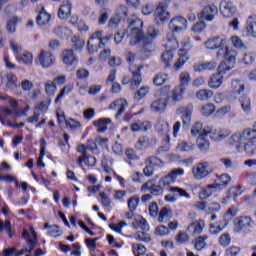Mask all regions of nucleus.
I'll use <instances>...</instances> for the list:
<instances>
[{
  "label": "nucleus",
  "mask_w": 256,
  "mask_h": 256,
  "mask_svg": "<svg viewBox=\"0 0 256 256\" xmlns=\"http://www.w3.org/2000/svg\"><path fill=\"white\" fill-rule=\"evenodd\" d=\"M256 130L247 128L241 132H235L229 139V145L236 148L238 153H246V155H256Z\"/></svg>",
  "instance_id": "obj_1"
},
{
  "label": "nucleus",
  "mask_w": 256,
  "mask_h": 256,
  "mask_svg": "<svg viewBox=\"0 0 256 256\" xmlns=\"http://www.w3.org/2000/svg\"><path fill=\"white\" fill-rule=\"evenodd\" d=\"M237 57V51L233 48H226L224 53V60L218 67V73L213 74L208 80V86L210 89H219L223 85V73L231 71L235 67V59Z\"/></svg>",
  "instance_id": "obj_2"
},
{
  "label": "nucleus",
  "mask_w": 256,
  "mask_h": 256,
  "mask_svg": "<svg viewBox=\"0 0 256 256\" xmlns=\"http://www.w3.org/2000/svg\"><path fill=\"white\" fill-rule=\"evenodd\" d=\"M169 91H171V86H165L156 94V98L150 104V111H152V113L161 114L167 111V105H169Z\"/></svg>",
  "instance_id": "obj_3"
},
{
  "label": "nucleus",
  "mask_w": 256,
  "mask_h": 256,
  "mask_svg": "<svg viewBox=\"0 0 256 256\" xmlns=\"http://www.w3.org/2000/svg\"><path fill=\"white\" fill-rule=\"evenodd\" d=\"M204 46L209 51H218L216 54L217 59L219 57H225V51L230 49L227 47V38L225 36H216L206 40Z\"/></svg>",
  "instance_id": "obj_4"
},
{
  "label": "nucleus",
  "mask_w": 256,
  "mask_h": 256,
  "mask_svg": "<svg viewBox=\"0 0 256 256\" xmlns=\"http://www.w3.org/2000/svg\"><path fill=\"white\" fill-rule=\"evenodd\" d=\"M22 239L26 241V246L24 250L17 252L15 248H8L3 250L2 255L3 256H21L25 253H31L33 251V226H30L29 230L24 229L22 232Z\"/></svg>",
  "instance_id": "obj_5"
},
{
  "label": "nucleus",
  "mask_w": 256,
  "mask_h": 256,
  "mask_svg": "<svg viewBox=\"0 0 256 256\" xmlns=\"http://www.w3.org/2000/svg\"><path fill=\"white\" fill-rule=\"evenodd\" d=\"M127 33L130 37V45H137L143 39V20L135 18L130 21Z\"/></svg>",
  "instance_id": "obj_6"
},
{
  "label": "nucleus",
  "mask_w": 256,
  "mask_h": 256,
  "mask_svg": "<svg viewBox=\"0 0 256 256\" xmlns=\"http://www.w3.org/2000/svg\"><path fill=\"white\" fill-rule=\"evenodd\" d=\"M182 48L178 51V60L174 67L179 70L189 61V52L191 51V41L189 38H184L181 42Z\"/></svg>",
  "instance_id": "obj_7"
},
{
  "label": "nucleus",
  "mask_w": 256,
  "mask_h": 256,
  "mask_svg": "<svg viewBox=\"0 0 256 256\" xmlns=\"http://www.w3.org/2000/svg\"><path fill=\"white\" fill-rule=\"evenodd\" d=\"M167 2H160L154 12V22L156 25H163L171 19V14L167 11Z\"/></svg>",
  "instance_id": "obj_8"
},
{
  "label": "nucleus",
  "mask_w": 256,
  "mask_h": 256,
  "mask_svg": "<svg viewBox=\"0 0 256 256\" xmlns=\"http://www.w3.org/2000/svg\"><path fill=\"white\" fill-rule=\"evenodd\" d=\"M55 55L49 51L41 50L38 57L35 59V64L40 65L43 69H49L55 65Z\"/></svg>",
  "instance_id": "obj_9"
},
{
  "label": "nucleus",
  "mask_w": 256,
  "mask_h": 256,
  "mask_svg": "<svg viewBox=\"0 0 256 256\" xmlns=\"http://www.w3.org/2000/svg\"><path fill=\"white\" fill-rule=\"evenodd\" d=\"M211 173H213V168H211L209 162H200L192 168L194 179H205V177H208Z\"/></svg>",
  "instance_id": "obj_10"
},
{
  "label": "nucleus",
  "mask_w": 256,
  "mask_h": 256,
  "mask_svg": "<svg viewBox=\"0 0 256 256\" xmlns=\"http://www.w3.org/2000/svg\"><path fill=\"white\" fill-rule=\"evenodd\" d=\"M182 175H185V170H183V168H174L159 180L160 185H162L164 189L166 187H171V185L177 181V177Z\"/></svg>",
  "instance_id": "obj_11"
},
{
  "label": "nucleus",
  "mask_w": 256,
  "mask_h": 256,
  "mask_svg": "<svg viewBox=\"0 0 256 256\" xmlns=\"http://www.w3.org/2000/svg\"><path fill=\"white\" fill-rule=\"evenodd\" d=\"M234 225L235 233H249L247 228L253 227V219L250 216H241L234 220Z\"/></svg>",
  "instance_id": "obj_12"
},
{
  "label": "nucleus",
  "mask_w": 256,
  "mask_h": 256,
  "mask_svg": "<svg viewBox=\"0 0 256 256\" xmlns=\"http://www.w3.org/2000/svg\"><path fill=\"white\" fill-rule=\"evenodd\" d=\"M219 13V9L214 4L205 6L202 11L198 14V19L203 21H213Z\"/></svg>",
  "instance_id": "obj_13"
},
{
  "label": "nucleus",
  "mask_w": 256,
  "mask_h": 256,
  "mask_svg": "<svg viewBox=\"0 0 256 256\" xmlns=\"http://www.w3.org/2000/svg\"><path fill=\"white\" fill-rule=\"evenodd\" d=\"M165 190L164 186L161 185V182L158 181V185L153 184V181H148L142 185L141 191L142 193H147L150 191L152 195L158 197L159 195H163V191Z\"/></svg>",
  "instance_id": "obj_14"
},
{
  "label": "nucleus",
  "mask_w": 256,
  "mask_h": 256,
  "mask_svg": "<svg viewBox=\"0 0 256 256\" xmlns=\"http://www.w3.org/2000/svg\"><path fill=\"white\" fill-rule=\"evenodd\" d=\"M141 69H143V66H130V71L132 73L130 89L132 91H135V89L139 88V85H141V81H143V79L141 78Z\"/></svg>",
  "instance_id": "obj_15"
},
{
  "label": "nucleus",
  "mask_w": 256,
  "mask_h": 256,
  "mask_svg": "<svg viewBox=\"0 0 256 256\" xmlns=\"http://www.w3.org/2000/svg\"><path fill=\"white\" fill-rule=\"evenodd\" d=\"M169 29L171 30V33H179V31L187 29V19L181 16L174 17L169 22Z\"/></svg>",
  "instance_id": "obj_16"
},
{
  "label": "nucleus",
  "mask_w": 256,
  "mask_h": 256,
  "mask_svg": "<svg viewBox=\"0 0 256 256\" xmlns=\"http://www.w3.org/2000/svg\"><path fill=\"white\" fill-rule=\"evenodd\" d=\"M235 11H237V7L231 1L223 0L220 3V13L223 17L229 18L235 15Z\"/></svg>",
  "instance_id": "obj_17"
},
{
  "label": "nucleus",
  "mask_w": 256,
  "mask_h": 256,
  "mask_svg": "<svg viewBox=\"0 0 256 256\" xmlns=\"http://www.w3.org/2000/svg\"><path fill=\"white\" fill-rule=\"evenodd\" d=\"M208 135H210L212 141H223L231 135V131L228 129H212L208 131Z\"/></svg>",
  "instance_id": "obj_18"
},
{
  "label": "nucleus",
  "mask_w": 256,
  "mask_h": 256,
  "mask_svg": "<svg viewBox=\"0 0 256 256\" xmlns=\"http://www.w3.org/2000/svg\"><path fill=\"white\" fill-rule=\"evenodd\" d=\"M62 61L67 65V67H72V65H75L77 61H79V58L75 56L73 49H65L62 52Z\"/></svg>",
  "instance_id": "obj_19"
},
{
  "label": "nucleus",
  "mask_w": 256,
  "mask_h": 256,
  "mask_svg": "<svg viewBox=\"0 0 256 256\" xmlns=\"http://www.w3.org/2000/svg\"><path fill=\"white\" fill-rule=\"evenodd\" d=\"M109 109H114V111H117L116 118H119V116L122 113H125V109H127V100L125 99L116 100L112 104H110Z\"/></svg>",
  "instance_id": "obj_20"
},
{
  "label": "nucleus",
  "mask_w": 256,
  "mask_h": 256,
  "mask_svg": "<svg viewBox=\"0 0 256 256\" xmlns=\"http://www.w3.org/2000/svg\"><path fill=\"white\" fill-rule=\"evenodd\" d=\"M102 47H105V43H103L101 40H95V39H89L87 43V51L90 55H93V53H97L99 49H102Z\"/></svg>",
  "instance_id": "obj_21"
},
{
  "label": "nucleus",
  "mask_w": 256,
  "mask_h": 256,
  "mask_svg": "<svg viewBox=\"0 0 256 256\" xmlns=\"http://www.w3.org/2000/svg\"><path fill=\"white\" fill-rule=\"evenodd\" d=\"M51 21V14L45 11V8L42 7V10L39 12L38 16L36 17V23L39 27H45V25H49Z\"/></svg>",
  "instance_id": "obj_22"
},
{
  "label": "nucleus",
  "mask_w": 256,
  "mask_h": 256,
  "mask_svg": "<svg viewBox=\"0 0 256 256\" xmlns=\"http://www.w3.org/2000/svg\"><path fill=\"white\" fill-rule=\"evenodd\" d=\"M165 45L168 51H175L179 49V42L177 41V38H175V35L173 34V32L167 33Z\"/></svg>",
  "instance_id": "obj_23"
},
{
  "label": "nucleus",
  "mask_w": 256,
  "mask_h": 256,
  "mask_svg": "<svg viewBox=\"0 0 256 256\" xmlns=\"http://www.w3.org/2000/svg\"><path fill=\"white\" fill-rule=\"evenodd\" d=\"M203 229H205V220L203 219L192 222L191 225L188 226V231L192 230V235H201Z\"/></svg>",
  "instance_id": "obj_24"
},
{
  "label": "nucleus",
  "mask_w": 256,
  "mask_h": 256,
  "mask_svg": "<svg viewBox=\"0 0 256 256\" xmlns=\"http://www.w3.org/2000/svg\"><path fill=\"white\" fill-rule=\"evenodd\" d=\"M208 137H209V132H204L200 136H198L196 143L200 151L209 150L210 143H209V140L207 139Z\"/></svg>",
  "instance_id": "obj_25"
},
{
  "label": "nucleus",
  "mask_w": 256,
  "mask_h": 256,
  "mask_svg": "<svg viewBox=\"0 0 256 256\" xmlns=\"http://www.w3.org/2000/svg\"><path fill=\"white\" fill-rule=\"evenodd\" d=\"M58 17L65 21L71 17V2H66L65 4L61 5L58 10Z\"/></svg>",
  "instance_id": "obj_26"
},
{
  "label": "nucleus",
  "mask_w": 256,
  "mask_h": 256,
  "mask_svg": "<svg viewBox=\"0 0 256 256\" xmlns=\"http://www.w3.org/2000/svg\"><path fill=\"white\" fill-rule=\"evenodd\" d=\"M132 227L134 229H141L142 231H149V223L145 218L138 216L132 222Z\"/></svg>",
  "instance_id": "obj_27"
},
{
  "label": "nucleus",
  "mask_w": 256,
  "mask_h": 256,
  "mask_svg": "<svg viewBox=\"0 0 256 256\" xmlns=\"http://www.w3.org/2000/svg\"><path fill=\"white\" fill-rule=\"evenodd\" d=\"M195 98L198 101H209L213 99V91L209 89H200L196 92Z\"/></svg>",
  "instance_id": "obj_28"
},
{
  "label": "nucleus",
  "mask_w": 256,
  "mask_h": 256,
  "mask_svg": "<svg viewBox=\"0 0 256 256\" xmlns=\"http://www.w3.org/2000/svg\"><path fill=\"white\" fill-rule=\"evenodd\" d=\"M246 31L250 37H256V16H250L246 22Z\"/></svg>",
  "instance_id": "obj_29"
},
{
  "label": "nucleus",
  "mask_w": 256,
  "mask_h": 256,
  "mask_svg": "<svg viewBox=\"0 0 256 256\" xmlns=\"http://www.w3.org/2000/svg\"><path fill=\"white\" fill-rule=\"evenodd\" d=\"M111 123L109 118H101L94 122V127L97 128L98 133H105L107 131V125Z\"/></svg>",
  "instance_id": "obj_30"
},
{
  "label": "nucleus",
  "mask_w": 256,
  "mask_h": 256,
  "mask_svg": "<svg viewBox=\"0 0 256 256\" xmlns=\"http://www.w3.org/2000/svg\"><path fill=\"white\" fill-rule=\"evenodd\" d=\"M183 93H185V87L179 86L177 88H174L168 95L172 99V101L177 102L183 99Z\"/></svg>",
  "instance_id": "obj_31"
},
{
  "label": "nucleus",
  "mask_w": 256,
  "mask_h": 256,
  "mask_svg": "<svg viewBox=\"0 0 256 256\" xmlns=\"http://www.w3.org/2000/svg\"><path fill=\"white\" fill-rule=\"evenodd\" d=\"M217 189V186L215 184L208 185L207 187L201 188L199 197L203 201L205 199H209L211 195H213V190Z\"/></svg>",
  "instance_id": "obj_32"
},
{
  "label": "nucleus",
  "mask_w": 256,
  "mask_h": 256,
  "mask_svg": "<svg viewBox=\"0 0 256 256\" xmlns=\"http://www.w3.org/2000/svg\"><path fill=\"white\" fill-rule=\"evenodd\" d=\"M53 33L60 37V39H67V37L71 36V29L68 27L57 26L54 28Z\"/></svg>",
  "instance_id": "obj_33"
},
{
  "label": "nucleus",
  "mask_w": 256,
  "mask_h": 256,
  "mask_svg": "<svg viewBox=\"0 0 256 256\" xmlns=\"http://www.w3.org/2000/svg\"><path fill=\"white\" fill-rule=\"evenodd\" d=\"M148 127H151V124H149L148 122L138 120L132 123L131 131H133V133H137V131H147Z\"/></svg>",
  "instance_id": "obj_34"
},
{
  "label": "nucleus",
  "mask_w": 256,
  "mask_h": 256,
  "mask_svg": "<svg viewBox=\"0 0 256 256\" xmlns=\"http://www.w3.org/2000/svg\"><path fill=\"white\" fill-rule=\"evenodd\" d=\"M203 133H209V130H205V128H203V123L196 122L191 128L192 137H197V135L200 137Z\"/></svg>",
  "instance_id": "obj_35"
},
{
  "label": "nucleus",
  "mask_w": 256,
  "mask_h": 256,
  "mask_svg": "<svg viewBox=\"0 0 256 256\" xmlns=\"http://www.w3.org/2000/svg\"><path fill=\"white\" fill-rule=\"evenodd\" d=\"M5 231L10 239L13 238V229L11 228V221L10 220H0V233Z\"/></svg>",
  "instance_id": "obj_36"
},
{
  "label": "nucleus",
  "mask_w": 256,
  "mask_h": 256,
  "mask_svg": "<svg viewBox=\"0 0 256 256\" xmlns=\"http://www.w3.org/2000/svg\"><path fill=\"white\" fill-rule=\"evenodd\" d=\"M156 131L162 134L169 133V123L167 122V120H165L164 118L158 119V121L156 122Z\"/></svg>",
  "instance_id": "obj_37"
},
{
  "label": "nucleus",
  "mask_w": 256,
  "mask_h": 256,
  "mask_svg": "<svg viewBox=\"0 0 256 256\" xmlns=\"http://www.w3.org/2000/svg\"><path fill=\"white\" fill-rule=\"evenodd\" d=\"M16 61H18V63L23 62L24 65H31V63H33V54L28 51H25L22 56L16 54Z\"/></svg>",
  "instance_id": "obj_38"
},
{
  "label": "nucleus",
  "mask_w": 256,
  "mask_h": 256,
  "mask_svg": "<svg viewBox=\"0 0 256 256\" xmlns=\"http://www.w3.org/2000/svg\"><path fill=\"white\" fill-rule=\"evenodd\" d=\"M149 145H151V142L147 138V136H142L138 139L135 149L138 151H145V149L149 148Z\"/></svg>",
  "instance_id": "obj_39"
},
{
  "label": "nucleus",
  "mask_w": 256,
  "mask_h": 256,
  "mask_svg": "<svg viewBox=\"0 0 256 256\" xmlns=\"http://www.w3.org/2000/svg\"><path fill=\"white\" fill-rule=\"evenodd\" d=\"M207 236H199L193 241L196 251H203L207 247Z\"/></svg>",
  "instance_id": "obj_40"
},
{
  "label": "nucleus",
  "mask_w": 256,
  "mask_h": 256,
  "mask_svg": "<svg viewBox=\"0 0 256 256\" xmlns=\"http://www.w3.org/2000/svg\"><path fill=\"white\" fill-rule=\"evenodd\" d=\"M193 113V104H188L182 115L183 125H189L191 123V115Z\"/></svg>",
  "instance_id": "obj_41"
},
{
  "label": "nucleus",
  "mask_w": 256,
  "mask_h": 256,
  "mask_svg": "<svg viewBox=\"0 0 256 256\" xmlns=\"http://www.w3.org/2000/svg\"><path fill=\"white\" fill-rule=\"evenodd\" d=\"M6 79H7L6 87H8V89H15L19 87L20 84L15 74H7Z\"/></svg>",
  "instance_id": "obj_42"
},
{
  "label": "nucleus",
  "mask_w": 256,
  "mask_h": 256,
  "mask_svg": "<svg viewBox=\"0 0 256 256\" xmlns=\"http://www.w3.org/2000/svg\"><path fill=\"white\" fill-rule=\"evenodd\" d=\"M45 93L48 95V97H53V95L57 93V85H55V82L51 80L46 81Z\"/></svg>",
  "instance_id": "obj_43"
},
{
  "label": "nucleus",
  "mask_w": 256,
  "mask_h": 256,
  "mask_svg": "<svg viewBox=\"0 0 256 256\" xmlns=\"http://www.w3.org/2000/svg\"><path fill=\"white\" fill-rule=\"evenodd\" d=\"M139 43L142 47V51L144 53H151V51H154L155 46H153V42L149 41V40H143L140 39L139 42H136V44Z\"/></svg>",
  "instance_id": "obj_44"
},
{
  "label": "nucleus",
  "mask_w": 256,
  "mask_h": 256,
  "mask_svg": "<svg viewBox=\"0 0 256 256\" xmlns=\"http://www.w3.org/2000/svg\"><path fill=\"white\" fill-rule=\"evenodd\" d=\"M149 94V87L142 86L140 89H138L134 94L135 101H141V99H145L147 95Z\"/></svg>",
  "instance_id": "obj_45"
},
{
  "label": "nucleus",
  "mask_w": 256,
  "mask_h": 256,
  "mask_svg": "<svg viewBox=\"0 0 256 256\" xmlns=\"http://www.w3.org/2000/svg\"><path fill=\"white\" fill-rule=\"evenodd\" d=\"M44 229L48 230V235L50 237H59V233H61V230L59 229V226L50 225L49 223H46L44 225Z\"/></svg>",
  "instance_id": "obj_46"
},
{
  "label": "nucleus",
  "mask_w": 256,
  "mask_h": 256,
  "mask_svg": "<svg viewBox=\"0 0 256 256\" xmlns=\"http://www.w3.org/2000/svg\"><path fill=\"white\" fill-rule=\"evenodd\" d=\"M231 85L234 95H241L245 91V85L237 80H233Z\"/></svg>",
  "instance_id": "obj_47"
},
{
  "label": "nucleus",
  "mask_w": 256,
  "mask_h": 256,
  "mask_svg": "<svg viewBox=\"0 0 256 256\" xmlns=\"http://www.w3.org/2000/svg\"><path fill=\"white\" fill-rule=\"evenodd\" d=\"M170 193H174L175 197H185V199H191L189 193H187V191L183 188L171 187Z\"/></svg>",
  "instance_id": "obj_48"
},
{
  "label": "nucleus",
  "mask_w": 256,
  "mask_h": 256,
  "mask_svg": "<svg viewBox=\"0 0 256 256\" xmlns=\"http://www.w3.org/2000/svg\"><path fill=\"white\" fill-rule=\"evenodd\" d=\"M134 239H136V241H141L142 243H149L151 241V236L145 231H138L134 233Z\"/></svg>",
  "instance_id": "obj_49"
},
{
  "label": "nucleus",
  "mask_w": 256,
  "mask_h": 256,
  "mask_svg": "<svg viewBox=\"0 0 256 256\" xmlns=\"http://www.w3.org/2000/svg\"><path fill=\"white\" fill-rule=\"evenodd\" d=\"M243 194V186L238 185V186H232L228 190V196L227 199H231V197H239V195Z\"/></svg>",
  "instance_id": "obj_50"
},
{
  "label": "nucleus",
  "mask_w": 256,
  "mask_h": 256,
  "mask_svg": "<svg viewBox=\"0 0 256 256\" xmlns=\"http://www.w3.org/2000/svg\"><path fill=\"white\" fill-rule=\"evenodd\" d=\"M109 13H111V12L107 8L100 10L99 17H98V23L100 25H105V23H107V21H109Z\"/></svg>",
  "instance_id": "obj_51"
},
{
  "label": "nucleus",
  "mask_w": 256,
  "mask_h": 256,
  "mask_svg": "<svg viewBox=\"0 0 256 256\" xmlns=\"http://www.w3.org/2000/svg\"><path fill=\"white\" fill-rule=\"evenodd\" d=\"M72 47L76 51H81L85 47V40L81 39L79 36L72 37Z\"/></svg>",
  "instance_id": "obj_52"
},
{
  "label": "nucleus",
  "mask_w": 256,
  "mask_h": 256,
  "mask_svg": "<svg viewBox=\"0 0 256 256\" xmlns=\"http://www.w3.org/2000/svg\"><path fill=\"white\" fill-rule=\"evenodd\" d=\"M201 113L205 117H209V115H213L215 113V106L213 103H207L201 107Z\"/></svg>",
  "instance_id": "obj_53"
},
{
  "label": "nucleus",
  "mask_w": 256,
  "mask_h": 256,
  "mask_svg": "<svg viewBox=\"0 0 256 256\" xmlns=\"http://www.w3.org/2000/svg\"><path fill=\"white\" fill-rule=\"evenodd\" d=\"M169 219H171V210L166 207L162 208L158 217L159 223H164V221H169Z\"/></svg>",
  "instance_id": "obj_54"
},
{
  "label": "nucleus",
  "mask_w": 256,
  "mask_h": 256,
  "mask_svg": "<svg viewBox=\"0 0 256 256\" xmlns=\"http://www.w3.org/2000/svg\"><path fill=\"white\" fill-rule=\"evenodd\" d=\"M255 59H256L255 53L247 52L243 55L241 63H244V65H253V63H255Z\"/></svg>",
  "instance_id": "obj_55"
},
{
  "label": "nucleus",
  "mask_w": 256,
  "mask_h": 256,
  "mask_svg": "<svg viewBox=\"0 0 256 256\" xmlns=\"http://www.w3.org/2000/svg\"><path fill=\"white\" fill-rule=\"evenodd\" d=\"M231 41L233 47L236 49H248L247 44H245V42L238 36H232Z\"/></svg>",
  "instance_id": "obj_56"
},
{
  "label": "nucleus",
  "mask_w": 256,
  "mask_h": 256,
  "mask_svg": "<svg viewBox=\"0 0 256 256\" xmlns=\"http://www.w3.org/2000/svg\"><path fill=\"white\" fill-rule=\"evenodd\" d=\"M50 105H51V99L44 100L35 107V111L38 113H45L49 109Z\"/></svg>",
  "instance_id": "obj_57"
},
{
  "label": "nucleus",
  "mask_w": 256,
  "mask_h": 256,
  "mask_svg": "<svg viewBox=\"0 0 256 256\" xmlns=\"http://www.w3.org/2000/svg\"><path fill=\"white\" fill-rule=\"evenodd\" d=\"M166 81H169V76L167 74H157L153 79V83L156 87H161Z\"/></svg>",
  "instance_id": "obj_58"
},
{
  "label": "nucleus",
  "mask_w": 256,
  "mask_h": 256,
  "mask_svg": "<svg viewBox=\"0 0 256 256\" xmlns=\"http://www.w3.org/2000/svg\"><path fill=\"white\" fill-rule=\"evenodd\" d=\"M161 60L165 64V67H170L171 61H173V52L171 50L163 52Z\"/></svg>",
  "instance_id": "obj_59"
},
{
  "label": "nucleus",
  "mask_w": 256,
  "mask_h": 256,
  "mask_svg": "<svg viewBox=\"0 0 256 256\" xmlns=\"http://www.w3.org/2000/svg\"><path fill=\"white\" fill-rule=\"evenodd\" d=\"M177 147H178L179 151L189 152V151H193V149H195V144H193L191 142H187V141H182V142L178 143Z\"/></svg>",
  "instance_id": "obj_60"
},
{
  "label": "nucleus",
  "mask_w": 256,
  "mask_h": 256,
  "mask_svg": "<svg viewBox=\"0 0 256 256\" xmlns=\"http://www.w3.org/2000/svg\"><path fill=\"white\" fill-rule=\"evenodd\" d=\"M71 91H73V85L65 86L56 97L55 103H59L63 99V97L68 95V93H71Z\"/></svg>",
  "instance_id": "obj_61"
},
{
  "label": "nucleus",
  "mask_w": 256,
  "mask_h": 256,
  "mask_svg": "<svg viewBox=\"0 0 256 256\" xmlns=\"http://www.w3.org/2000/svg\"><path fill=\"white\" fill-rule=\"evenodd\" d=\"M146 163L154 166V167H163V160L157 158V156H151L146 159Z\"/></svg>",
  "instance_id": "obj_62"
},
{
  "label": "nucleus",
  "mask_w": 256,
  "mask_h": 256,
  "mask_svg": "<svg viewBox=\"0 0 256 256\" xmlns=\"http://www.w3.org/2000/svg\"><path fill=\"white\" fill-rule=\"evenodd\" d=\"M240 104L244 113L251 111V100L247 96L240 99Z\"/></svg>",
  "instance_id": "obj_63"
},
{
  "label": "nucleus",
  "mask_w": 256,
  "mask_h": 256,
  "mask_svg": "<svg viewBox=\"0 0 256 256\" xmlns=\"http://www.w3.org/2000/svg\"><path fill=\"white\" fill-rule=\"evenodd\" d=\"M241 253V248L239 246H230L225 251V256H237Z\"/></svg>",
  "instance_id": "obj_64"
}]
</instances>
